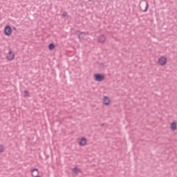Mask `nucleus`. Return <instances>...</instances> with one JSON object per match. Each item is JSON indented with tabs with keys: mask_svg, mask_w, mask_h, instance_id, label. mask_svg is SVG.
<instances>
[{
	"mask_svg": "<svg viewBox=\"0 0 177 177\" xmlns=\"http://www.w3.org/2000/svg\"><path fill=\"white\" fill-rule=\"evenodd\" d=\"M110 104V99L108 96H104L103 97V104L105 106H109Z\"/></svg>",
	"mask_w": 177,
	"mask_h": 177,
	"instance_id": "8",
	"label": "nucleus"
},
{
	"mask_svg": "<svg viewBox=\"0 0 177 177\" xmlns=\"http://www.w3.org/2000/svg\"><path fill=\"white\" fill-rule=\"evenodd\" d=\"M93 0H88L89 2L92 1Z\"/></svg>",
	"mask_w": 177,
	"mask_h": 177,
	"instance_id": "19",
	"label": "nucleus"
},
{
	"mask_svg": "<svg viewBox=\"0 0 177 177\" xmlns=\"http://www.w3.org/2000/svg\"><path fill=\"white\" fill-rule=\"evenodd\" d=\"M149 8V3L147 1L143 0L142 2L140 3V9L143 12H146L148 10Z\"/></svg>",
	"mask_w": 177,
	"mask_h": 177,
	"instance_id": "1",
	"label": "nucleus"
},
{
	"mask_svg": "<svg viewBox=\"0 0 177 177\" xmlns=\"http://www.w3.org/2000/svg\"><path fill=\"white\" fill-rule=\"evenodd\" d=\"M73 174H75V175H78V174L80 172V169H78L77 167H74L72 169Z\"/></svg>",
	"mask_w": 177,
	"mask_h": 177,
	"instance_id": "11",
	"label": "nucleus"
},
{
	"mask_svg": "<svg viewBox=\"0 0 177 177\" xmlns=\"http://www.w3.org/2000/svg\"><path fill=\"white\" fill-rule=\"evenodd\" d=\"M104 124H101V126L103 127Z\"/></svg>",
	"mask_w": 177,
	"mask_h": 177,
	"instance_id": "18",
	"label": "nucleus"
},
{
	"mask_svg": "<svg viewBox=\"0 0 177 177\" xmlns=\"http://www.w3.org/2000/svg\"><path fill=\"white\" fill-rule=\"evenodd\" d=\"M67 15H68L67 12H64L62 13V16L63 17H67Z\"/></svg>",
	"mask_w": 177,
	"mask_h": 177,
	"instance_id": "16",
	"label": "nucleus"
},
{
	"mask_svg": "<svg viewBox=\"0 0 177 177\" xmlns=\"http://www.w3.org/2000/svg\"><path fill=\"white\" fill-rule=\"evenodd\" d=\"M29 92L28 91H24V97H28L29 96Z\"/></svg>",
	"mask_w": 177,
	"mask_h": 177,
	"instance_id": "15",
	"label": "nucleus"
},
{
	"mask_svg": "<svg viewBox=\"0 0 177 177\" xmlns=\"http://www.w3.org/2000/svg\"><path fill=\"white\" fill-rule=\"evenodd\" d=\"M79 32L80 33L78 34V39H80V41L84 39L86 35H88V32H80V31H79Z\"/></svg>",
	"mask_w": 177,
	"mask_h": 177,
	"instance_id": "4",
	"label": "nucleus"
},
{
	"mask_svg": "<svg viewBox=\"0 0 177 177\" xmlns=\"http://www.w3.org/2000/svg\"><path fill=\"white\" fill-rule=\"evenodd\" d=\"M31 172H32V176H33V177H41V176H38V174H39L38 169L35 168V169L31 170Z\"/></svg>",
	"mask_w": 177,
	"mask_h": 177,
	"instance_id": "9",
	"label": "nucleus"
},
{
	"mask_svg": "<svg viewBox=\"0 0 177 177\" xmlns=\"http://www.w3.org/2000/svg\"><path fill=\"white\" fill-rule=\"evenodd\" d=\"M176 128H177V126H176V122H173L171 125V129L174 131L176 130Z\"/></svg>",
	"mask_w": 177,
	"mask_h": 177,
	"instance_id": "12",
	"label": "nucleus"
},
{
	"mask_svg": "<svg viewBox=\"0 0 177 177\" xmlns=\"http://www.w3.org/2000/svg\"><path fill=\"white\" fill-rule=\"evenodd\" d=\"M15 30H16V28H14Z\"/></svg>",
	"mask_w": 177,
	"mask_h": 177,
	"instance_id": "20",
	"label": "nucleus"
},
{
	"mask_svg": "<svg viewBox=\"0 0 177 177\" xmlns=\"http://www.w3.org/2000/svg\"><path fill=\"white\" fill-rule=\"evenodd\" d=\"M55 47H56V46L53 43H51L48 45V49L50 50H53V49H55Z\"/></svg>",
	"mask_w": 177,
	"mask_h": 177,
	"instance_id": "13",
	"label": "nucleus"
},
{
	"mask_svg": "<svg viewBox=\"0 0 177 177\" xmlns=\"http://www.w3.org/2000/svg\"><path fill=\"white\" fill-rule=\"evenodd\" d=\"M97 39L99 42L103 43L106 41V37L104 35H100V36L97 37Z\"/></svg>",
	"mask_w": 177,
	"mask_h": 177,
	"instance_id": "10",
	"label": "nucleus"
},
{
	"mask_svg": "<svg viewBox=\"0 0 177 177\" xmlns=\"http://www.w3.org/2000/svg\"><path fill=\"white\" fill-rule=\"evenodd\" d=\"M6 58L8 61H12L15 58V55L12 53V51H10L7 56H6Z\"/></svg>",
	"mask_w": 177,
	"mask_h": 177,
	"instance_id": "7",
	"label": "nucleus"
},
{
	"mask_svg": "<svg viewBox=\"0 0 177 177\" xmlns=\"http://www.w3.org/2000/svg\"><path fill=\"white\" fill-rule=\"evenodd\" d=\"M93 77L95 81L98 82H102L105 80L104 75H102V73H94Z\"/></svg>",
	"mask_w": 177,
	"mask_h": 177,
	"instance_id": "2",
	"label": "nucleus"
},
{
	"mask_svg": "<svg viewBox=\"0 0 177 177\" xmlns=\"http://www.w3.org/2000/svg\"><path fill=\"white\" fill-rule=\"evenodd\" d=\"M86 143H87L86 138H84V137H82L80 139V141L79 142V145L81 146V147H84V146H86Z\"/></svg>",
	"mask_w": 177,
	"mask_h": 177,
	"instance_id": "6",
	"label": "nucleus"
},
{
	"mask_svg": "<svg viewBox=\"0 0 177 177\" xmlns=\"http://www.w3.org/2000/svg\"><path fill=\"white\" fill-rule=\"evenodd\" d=\"M3 146L2 145H0V153H2L3 152Z\"/></svg>",
	"mask_w": 177,
	"mask_h": 177,
	"instance_id": "14",
	"label": "nucleus"
},
{
	"mask_svg": "<svg viewBox=\"0 0 177 177\" xmlns=\"http://www.w3.org/2000/svg\"><path fill=\"white\" fill-rule=\"evenodd\" d=\"M100 67H104V64L100 63L99 64Z\"/></svg>",
	"mask_w": 177,
	"mask_h": 177,
	"instance_id": "17",
	"label": "nucleus"
},
{
	"mask_svg": "<svg viewBox=\"0 0 177 177\" xmlns=\"http://www.w3.org/2000/svg\"><path fill=\"white\" fill-rule=\"evenodd\" d=\"M158 64L160 66H165L167 64V58L165 57H162L158 59Z\"/></svg>",
	"mask_w": 177,
	"mask_h": 177,
	"instance_id": "5",
	"label": "nucleus"
},
{
	"mask_svg": "<svg viewBox=\"0 0 177 177\" xmlns=\"http://www.w3.org/2000/svg\"><path fill=\"white\" fill-rule=\"evenodd\" d=\"M4 33L6 36H10L12 33V28L10 26H7L4 28Z\"/></svg>",
	"mask_w": 177,
	"mask_h": 177,
	"instance_id": "3",
	"label": "nucleus"
}]
</instances>
